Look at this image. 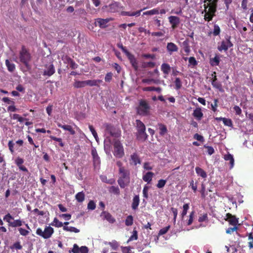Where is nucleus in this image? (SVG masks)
Returning a JSON list of instances; mask_svg holds the SVG:
<instances>
[{
    "instance_id": "58836bf2",
    "label": "nucleus",
    "mask_w": 253,
    "mask_h": 253,
    "mask_svg": "<svg viewBox=\"0 0 253 253\" xmlns=\"http://www.w3.org/2000/svg\"><path fill=\"white\" fill-rule=\"evenodd\" d=\"M67 61L70 65V67L72 69H75L78 68V64L70 57L68 58Z\"/></svg>"
},
{
    "instance_id": "f704fd0d",
    "label": "nucleus",
    "mask_w": 253,
    "mask_h": 253,
    "mask_svg": "<svg viewBox=\"0 0 253 253\" xmlns=\"http://www.w3.org/2000/svg\"><path fill=\"white\" fill-rule=\"evenodd\" d=\"M108 190L110 193H113L117 195H119L120 193V189L118 186H110Z\"/></svg>"
},
{
    "instance_id": "9b49d317",
    "label": "nucleus",
    "mask_w": 253,
    "mask_h": 253,
    "mask_svg": "<svg viewBox=\"0 0 253 253\" xmlns=\"http://www.w3.org/2000/svg\"><path fill=\"white\" fill-rule=\"evenodd\" d=\"M168 19L172 29H176L180 22V18L175 16H170L168 17Z\"/></svg>"
},
{
    "instance_id": "f257e3e1",
    "label": "nucleus",
    "mask_w": 253,
    "mask_h": 253,
    "mask_svg": "<svg viewBox=\"0 0 253 253\" xmlns=\"http://www.w3.org/2000/svg\"><path fill=\"white\" fill-rule=\"evenodd\" d=\"M117 165L119 167L120 174L118 183L121 188H124L129 184L130 181L129 171L122 167L120 162H117Z\"/></svg>"
},
{
    "instance_id": "2f4dec72",
    "label": "nucleus",
    "mask_w": 253,
    "mask_h": 253,
    "mask_svg": "<svg viewBox=\"0 0 253 253\" xmlns=\"http://www.w3.org/2000/svg\"><path fill=\"white\" fill-rule=\"evenodd\" d=\"M5 65L9 72H12L15 69V65L13 63H11L8 59L5 60Z\"/></svg>"
},
{
    "instance_id": "5fc2aeb1",
    "label": "nucleus",
    "mask_w": 253,
    "mask_h": 253,
    "mask_svg": "<svg viewBox=\"0 0 253 253\" xmlns=\"http://www.w3.org/2000/svg\"><path fill=\"white\" fill-rule=\"evenodd\" d=\"M95 208V203L93 201H90L87 204V209L90 210H94Z\"/></svg>"
},
{
    "instance_id": "de8ad7c7",
    "label": "nucleus",
    "mask_w": 253,
    "mask_h": 253,
    "mask_svg": "<svg viewBox=\"0 0 253 253\" xmlns=\"http://www.w3.org/2000/svg\"><path fill=\"white\" fill-rule=\"evenodd\" d=\"M220 33V29L218 25L215 24L213 26V35L216 36L219 35Z\"/></svg>"
},
{
    "instance_id": "72a5a7b5",
    "label": "nucleus",
    "mask_w": 253,
    "mask_h": 253,
    "mask_svg": "<svg viewBox=\"0 0 253 253\" xmlns=\"http://www.w3.org/2000/svg\"><path fill=\"white\" fill-rule=\"evenodd\" d=\"M75 197H76V199L77 200V201L78 202L82 203L84 200L85 195L83 192H80L78 193L76 195Z\"/></svg>"
},
{
    "instance_id": "603ef678",
    "label": "nucleus",
    "mask_w": 253,
    "mask_h": 253,
    "mask_svg": "<svg viewBox=\"0 0 253 253\" xmlns=\"http://www.w3.org/2000/svg\"><path fill=\"white\" fill-rule=\"evenodd\" d=\"M18 230L20 235L24 236H26L28 235L30 233V232L28 230L23 229L22 228H18Z\"/></svg>"
},
{
    "instance_id": "4468645a",
    "label": "nucleus",
    "mask_w": 253,
    "mask_h": 253,
    "mask_svg": "<svg viewBox=\"0 0 253 253\" xmlns=\"http://www.w3.org/2000/svg\"><path fill=\"white\" fill-rule=\"evenodd\" d=\"M100 215L103 219L107 220L110 223H113L116 221L115 219L107 211H103Z\"/></svg>"
},
{
    "instance_id": "f3484780",
    "label": "nucleus",
    "mask_w": 253,
    "mask_h": 253,
    "mask_svg": "<svg viewBox=\"0 0 253 253\" xmlns=\"http://www.w3.org/2000/svg\"><path fill=\"white\" fill-rule=\"evenodd\" d=\"M193 117L198 121H200L203 117V113L200 108H196L192 114Z\"/></svg>"
},
{
    "instance_id": "39448f33",
    "label": "nucleus",
    "mask_w": 253,
    "mask_h": 253,
    "mask_svg": "<svg viewBox=\"0 0 253 253\" xmlns=\"http://www.w3.org/2000/svg\"><path fill=\"white\" fill-rule=\"evenodd\" d=\"M204 12H205L204 19L209 22L212 20L213 17L215 16L217 6H210L208 7V5L206 4H204Z\"/></svg>"
},
{
    "instance_id": "3c124183",
    "label": "nucleus",
    "mask_w": 253,
    "mask_h": 253,
    "mask_svg": "<svg viewBox=\"0 0 253 253\" xmlns=\"http://www.w3.org/2000/svg\"><path fill=\"white\" fill-rule=\"evenodd\" d=\"M11 249H15L17 250H21L22 248V246L21 245L20 243L19 242H17L13 244L12 246L10 247Z\"/></svg>"
},
{
    "instance_id": "680f3d73",
    "label": "nucleus",
    "mask_w": 253,
    "mask_h": 253,
    "mask_svg": "<svg viewBox=\"0 0 253 253\" xmlns=\"http://www.w3.org/2000/svg\"><path fill=\"white\" fill-rule=\"evenodd\" d=\"M238 229V227L236 226H234L233 227L228 228L226 229V233L227 234H231L233 233L234 231H236Z\"/></svg>"
},
{
    "instance_id": "a878e982",
    "label": "nucleus",
    "mask_w": 253,
    "mask_h": 253,
    "mask_svg": "<svg viewBox=\"0 0 253 253\" xmlns=\"http://www.w3.org/2000/svg\"><path fill=\"white\" fill-rule=\"evenodd\" d=\"M220 62V58L216 55L214 58H211L210 60V63L212 66H218Z\"/></svg>"
},
{
    "instance_id": "f03ea898",
    "label": "nucleus",
    "mask_w": 253,
    "mask_h": 253,
    "mask_svg": "<svg viewBox=\"0 0 253 253\" xmlns=\"http://www.w3.org/2000/svg\"><path fill=\"white\" fill-rule=\"evenodd\" d=\"M151 107L148 101L145 99H140L136 108L137 114L142 116H148L151 114Z\"/></svg>"
},
{
    "instance_id": "0e129e2a",
    "label": "nucleus",
    "mask_w": 253,
    "mask_h": 253,
    "mask_svg": "<svg viewBox=\"0 0 253 253\" xmlns=\"http://www.w3.org/2000/svg\"><path fill=\"white\" fill-rule=\"evenodd\" d=\"M88 127H89L90 131L91 132L92 135H93L94 138L96 139L97 137V133L96 131H95V129L94 128L93 126L91 125H89Z\"/></svg>"
},
{
    "instance_id": "8fccbe9b",
    "label": "nucleus",
    "mask_w": 253,
    "mask_h": 253,
    "mask_svg": "<svg viewBox=\"0 0 253 253\" xmlns=\"http://www.w3.org/2000/svg\"><path fill=\"white\" fill-rule=\"evenodd\" d=\"M223 123L225 126H232L233 125L232 121L230 119L224 118V119H223Z\"/></svg>"
},
{
    "instance_id": "aec40b11",
    "label": "nucleus",
    "mask_w": 253,
    "mask_h": 253,
    "mask_svg": "<svg viewBox=\"0 0 253 253\" xmlns=\"http://www.w3.org/2000/svg\"><path fill=\"white\" fill-rule=\"evenodd\" d=\"M159 130V134L161 136H164L168 132L167 126L163 124L158 123L157 125Z\"/></svg>"
},
{
    "instance_id": "338daca9",
    "label": "nucleus",
    "mask_w": 253,
    "mask_h": 253,
    "mask_svg": "<svg viewBox=\"0 0 253 253\" xmlns=\"http://www.w3.org/2000/svg\"><path fill=\"white\" fill-rule=\"evenodd\" d=\"M80 248L77 244H74L71 252L73 253H80Z\"/></svg>"
},
{
    "instance_id": "393cba45",
    "label": "nucleus",
    "mask_w": 253,
    "mask_h": 253,
    "mask_svg": "<svg viewBox=\"0 0 253 253\" xmlns=\"http://www.w3.org/2000/svg\"><path fill=\"white\" fill-rule=\"evenodd\" d=\"M8 147L10 151L12 153H14L15 150H17L19 149V147H18L17 145L14 142H13L12 140L9 141L8 143Z\"/></svg>"
},
{
    "instance_id": "412c9836",
    "label": "nucleus",
    "mask_w": 253,
    "mask_h": 253,
    "mask_svg": "<svg viewBox=\"0 0 253 253\" xmlns=\"http://www.w3.org/2000/svg\"><path fill=\"white\" fill-rule=\"evenodd\" d=\"M85 82L86 85H88L89 86H99V84L102 82V81L101 80H88L85 81Z\"/></svg>"
},
{
    "instance_id": "bf43d9fd",
    "label": "nucleus",
    "mask_w": 253,
    "mask_h": 253,
    "mask_svg": "<svg viewBox=\"0 0 253 253\" xmlns=\"http://www.w3.org/2000/svg\"><path fill=\"white\" fill-rule=\"evenodd\" d=\"M113 74L109 72L106 74L105 77V81L106 82H110L112 79Z\"/></svg>"
},
{
    "instance_id": "c9c22d12",
    "label": "nucleus",
    "mask_w": 253,
    "mask_h": 253,
    "mask_svg": "<svg viewBox=\"0 0 253 253\" xmlns=\"http://www.w3.org/2000/svg\"><path fill=\"white\" fill-rule=\"evenodd\" d=\"M50 225L59 228L62 227L63 223L62 222L59 221V220L56 217H55L53 221L50 223Z\"/></svg>"
},
{
    "instance_id": "7ed1b4c3",
    "label": "nucleus",
    "mask_w": 253,
    "mask_h": 253,
    "mask_svg": "<svg viewBox=\"0 0 253 253\" xmlns=\"http://www.w3.org/2000/svg\"><path fill=\"white\" fill-rule=\"evenodd\" d=\"M135 123L137 139L143 141H145L148 137V135L146 133V127L144 124L140 120H136Z\"/></svg>"
},
{
    "instance_id": "9d476101",
    "label": "nucleus",
    "mask_w": 253,
    "mask_h": 253,
    "mask_svg": "<svg viewBox=\"0 0 253 253\" xmlns=\"http://www.w3.org/2000/svg\"><path fill=\"white\" fill-rule=\"evenodd\" d=\"M109 10L111 12H119L120 10L124 9V7L119 2H113L108 5Z\"/></svg>"
},
{
    "instance_id": "6ab92c4d",
    "label": "nucleus",
    "mask_w": 253,
    "mask_h": 253,
    "mask_svg": "<svg viewBox=\"0 0 253 253\" xmlns=\"http://www.w3.org/2000/svg\"><path fill=\"white\" fill-rule=\"evenodd\" d=\"M142 10H138L134 12L122 11L121 15L122 16H136L138 17L140 15V12Z\"/></svg>"
},
{
    "instance_id": "4be33fe9",
    "label": "nucleus",
    "mask_w": 253,
    "mask_h": 253,
    "mask_svg": "<svg viewBox=\"0 0 253 253\" xmlns=\"http://www.w3.org/2000/svg\"><path fill=\"white\" fill-rule=\"evenodd\" d=\"M109 22V19L98 18L96 19L99 26L101 28H105L107 27V24Z\"/></svg>"
},
{
    "instance_id": "c03bdc74",
    "label": "nucleus",
    "mask_w": 253,
    "mask_h": 253,
    "mask_svg": "<svg viewBox=\"0 0 253 253\" xmlns=\"http://www.w3.org/2000/svg\"><path fill=\"white\" fill-rule=\"evenodd\" d=\"M174 84L175 85V88L176 90L179 89L182 87V83L180 79L179 78H176L174 81Z\"/></svg>"
},
{
    "instance_id": "7c9ffc66",
    "label": "nucleus",
    "mask_w": 253,
    "mask_h": 253,
    "mask_svg": "<svg viewBox=\"0 0 253 253\" xmlns=\"http://www.w3.org/2000/svg\"><path fill=\"white\" fill-rule=\"evenodd\" d=\"M73 86L75 88H77L84 87L85 86H86L85 81H76L73 84Z\"/></svg>"
},
{
    "instance_id": "09e8293b",
    "label": "nucleus",
    "mask_w": 253,
    "mask_h": 253,
    "mask_svg": "<svg viewBox=\"0 0 253 253\" xmlns=\"http://www.w3.org/2000/svg\"><path fill=\"white\" fill-rule=\"evenodd\" d=\"M137 232L136 230H133L132 232V235L129 237L128 240L127 241V243H129V242L132 240H135L137 239Z\"/></svg>"
},
{
    "instance_id": "052dcab7",
    "label": "nucleus",
    "mask_w": 253,
    "mask_h": 253,
    "mask_svg": "<svg viewBox=\"0 0 253 253\" xmlns=\"http://www.w3.org/2000/svg\"><path fill=\"white\" fill-rule=\"evenodd\" d=\"M149 187L146 185H145L143 189V196L145 198H148V192L149 190Z\"/></svg>"
},
{
    "instance_id": "e433bc0d",
    "label": "nucleus",
    "mask_w": 253,
    "mask_h": 253,
    "mask_svg": "<svg viewBox=\"0 0 253 253\" xmlns=\"http://www.w3.org/2000/svg\"><path fill=\"white\" fill-rule=\"evenodd\" d=\"M3 219L8 223V225L9 226H11V224L13 221H11V220L13 219V217L9 213L6 214L4 216Z\"/></svg>"
},
{
    "instance_id": "b1692460",
    "label": "nucleus",
    "mask_w": 253,
    "mask_h": 253,
    "mask_svg": "<svg viewBox=\"0 0 253 253\" xmlns=\"http://www.w3.org/2000/svg\"><path fill=\"white\" fill-rule=\"evenodd\" d=\"M139 204V197L138 195H135L132 200V203L131 205L132 209L134 210L137 209Z\"/></svg>"
},
{
    "instance_id": "2eb2a0df",
    "label": "nucleus",
    "mask_w": 253,
    "mask_h": 253,
    "mask_svg": "<svg viewBox=\"0 0 253 253\" xmlns=\"http://www.w3.org/2000/svg\"><path fill=\"white\" fill-rule=\"evenodd\" d=\"M167 50L169 54L171 55L173 52H177L178 47L173 42H170L167 43Z\"/></svg>"
},
{
    "instance_id": "4d7b16f0",
    "label": "nucleus",
    "mask_w": 253,
    "mask_h": 253,
    "mask_svg": "<svg viewBox=\"0 0 253 253\" xmlns=\"http://www.w3.org/2000/svg\"><path fill=\"white\" fill-rule=\"evenodd\" d=\"M194 215V211H192L189 215V219H188V221L186 222V225H190V224H192V223L193 221Z\"/></svg>"
},
{
    "instance_id": "1a4fd4ad",
    "label": "nucleus",
    "mask_w": 253,
    "mask_h": 253,
    "mask_svg": "<svg viewBox=\"0 0 253 253\" xmlns=\"http://www.w3.org/2000/svg\"><path fill=\"white\" fill-rule=\"evenodd\" d=\"M230 39V37H229L225 41H223L221 42L220 45L217 47V49L219 51L222 50L227 51L229 48L233 46V44Z\"/></svg>"
},
{
    "instance_id": "ea45409f",
    "label": "nucleus",
    "mask_w": 253,
    "mask_h": 253,
    "mask_svg": "<svg viewBox=\"0 0 253 253\" xmlns=\"http://www.w3.org/2000/svg\"><path fill=\"white\" fill-rule=\"evenodd\" d=\"M159 13L158 8H154L152 10L145 11L143 13L144 15H152L155 14H158Z\"/></svg>"
},
{
    "instance_id": "473e14b6",
    "label": "nucleus",
    "mask_w": 253,
    "mask_h": 253,
    "mask_svg": "<svg viewBox=\"0 0 253 253\" xmlns=\"http://www.w3.org/2000/svg\"><path fill=\"white\" fill-rule=\"evenodd\" d=\"M63 229L64 231L70 232L79 233L80 232L79 229L72 226H64Z\"/></svg>"
},
{
    "instance_id": "49530a36",
    "label": "nucleus",
    "mask_w": 253,
    "mask_h": 253,
    "mask_svg": "<svg viewBox=\"0 0 253 253\" xmlns=\"http://www.w3.org/2000/svg\"><path fill=\"white\" fill-rule=\"evenodd\" d=\"M218 0H205L204 2V4L207 2H208V4L207 5H208V7L210 6H217V2Z\"/></svg>"
},
{
    "instance_id": "6e6552de",
    "label": "nucleus",
    "mask_w": 253,
    "mask_h": 253,
    "mask_svg": "<svg viewBox=\"0 0 253 253\" xmlns=\"http://www.w3.org/2000/svg\"><path fill=\"white\" fill-rule=\"evenodd\" d=\"M105 131L106 133L114 137H118L120 134L118 129L111 124L105 125Z\"/></svg>"
},
{
    "instance_id": "6e6d98bb",
    "label": "nucleus",
    "mask_w": 253,
    "mask_h": 253,
    "mask_svg": "<svg viewBox=\"0 0 253 253\" xmlns=\"http://www.w3.org/2000/svg\"><path fill=\"white\" fill-rule=\"evenodd\" d=\"M169 228H170V226L169 225V226H166V227L161 229L159 231V235H164V234H166L168 231V230H169Z\"/></svg>"
},
{
    "instance_id": "c756f323",
    "label": "nucleus",
    "mask_w": 253,
    "mask_h": 253,
    "mask_svg": "<svg viewBox=\"0 0 253 253\" xmlns=\"http://www.w3.org/2000/svg\"><path fill=\"white\" fill-rule=\"evenodd\" d=\"M211 84L213 87L217 89L219 91L223 92L224 91L222 84L220 82H218L217 81H212Z\"/></svg>"
},
{
    "instance_id": "e2e57ef3",
    "label": "nucleus",
    "mask_w": 253,
    "mask_h": 253,
    "mask_svg": "<svg viewBox=\"0 0 253 253\" xmlns=\"http://www.w3.org/2000/svg\"><path fill=\"white\" fill-rule=\"evenodd\" d=\"M248 0H242L241 2V8L244 10H246L248 9Z\"/></svg>"
},
{
    "instance_id": "bb28decb",
    "label": "nucleus",
    "mask_w": 253,
    "mask_h": 253,
    "mask_svg": "<svg viewBox=\"0 0 253 253\" xmlns=\"http://www.w3.org/2000/svg\"><path fill=\"white\" fill-rule=\"evenodd\" d=\"M142 90L144 91H156L160 93L162 91V88L160 87L148 86V87H143L142 88Z\"/></svg>"
},
{
    "instance_id": "f8f14e48",
    "label": "nucleus",
    "mask_w": 253,
    "mask_h": 253,
    "mask_svg": "<svg viewBox=\"0 0 253 253\" xmlns=\"http://www.w3.org/2000/svg\"><path fill=\"white\" fill-rule=\"evenodd\" d=\"M225 220L228 221L229 224L233 226H237L238 223V219L229 213L226 214Z\"/></svg>"
},
{
    "instance_id": "13d9d810",
    "label": "nucleus",
    "mask_w": 253,
    "mask_h": 253,
    "mask_svg": "<svg viewBox=\"0 0 253 253\" xmlns=\"http://www.w3.org/2000/svg\"><path fill=\"white\" fill-rule=\"evenodd\" d=\"M50 138L53 140L59 142V145L60 146L63 147L64 146V143L62 142V138H58L55 136H51Z\"/></svg>"
},
{
    "instance_id": "ddd939ff",
    "label": "nucleus",
    "mask_w": 253,
    "mask_h": 253,
    "mask_svg": "<svg viewBox=\"0 0 253 253\" xmlns=\"http://www.w3.org/2000/svg\"><path fill=\"white\" fill-rule=\"evenodd\" d=\"M45 67L46 68L43 72V76H47L50 77L53 75L55 73V68L52 64H50L49 65H46Z\"/></svg>"
},
{
    "instance_id": "c85d7f7f",
    "label": "nucleus",
    "mask_w": 253,
    "mask_h": 253,
    "mask_svg": "<svg viewBox=\"0 0 253 253\" xmlns=\"http://www.w3.org/2000/svg\"><path fill=\"white\" fill-rule=\"evenodd\" d=\"M154 175V173L152 172H148L143 176V180L147 182V183H150L152 180V177Z\"/></svg>"
},
{
    "instance_id": "dca6fc26",
    "label": "nucleus",
    "mask_w": 253,
    "mask_h": 253,
    "mask_svg": "<svg viewBox=\"0 0 253 253\" xmlns=\"http://www.w3.org/2000/svg\"><path fill=\"white\" fill-rule=\"evenodd\" d=\"M126 55L128 57L132 66L135 69V70H137V62L133 54H131L129 52H127L126 54Z\"/></svg>"
},
{
    "instance_id": "5701e85b",
    "label": "nucleus",
    "mask_w": 253,
    "mask_h": 253,
    "mask_svg": "<svg viewBox=\"0 0 253 253\" xmlns=\"http://www.w3.org/2000/svg\"><path fill=\"white\" fill-rule=\"evenodd\" d=\"M161 69L164 74L167 75L169 74L171 67L168 63H163L161 65Z\"/></svg>"
},
{
    "instance_id": "20e7f679",
    "label": "nucleus",
    "mask_w": 253,
    "mask_h": 253,
    "mask_svg": "<svg viewBox=\"0 0 253 253\" xmlns=\"http://www.w3.org/2000/svg\"><path fill=\"white\" fill-rule=\"evenodd\" d=\"M19 57L20 62L26 67L29 66V63L32 59V56L29 50L24 45H22L19 51Z\"/></svg>"
},
{
    "instance_id": "0eeeda50",
    "label": "nucleus",
    "mask_w": 253,
    "mask_h": 253,
    "mask_svg": "<svg viewBox=\"0 0 253 253\" xmlns=\"http://www.w3.org/2000/svg\"><path fill=\"white\" fill-rule=\"evenodd\" d=\"M113 153L116 158H121L124 156V150L122 144L119 140H116L114 143Z\"/></svg>"
},
{
    "instance_id": "37998d69",
    "label": "nucleus",
    "mask_w": 253,
    "mask_h": 253,
    "mask_svg": "<svg viewBox=\"0 0 253 253\" xmlns=\"http://www.w3.org/2000/svg\"><path fill=\"white\" fill-rule=\"evenodd\" d=\"M188 66H193V67L196 66L198 64L197 61H196L194 57H190L188 58Z\"/></svg>"
},
{
    "instance_id": "423d86ee",
    "label": "nucleus",
    "mask_w": 253,
    "mask_h": 253,
    "mask_svg": "<svg viewBox=\"0 0 253 253\" xmlns=\"http://www.w3.org/2000/svg\"><path fill=\"white\" fill-rule=\"evenodd\" d=\"M53 233V228L50 226H46L43 231L40 228H38L36 230V234L44 239L50 238Z\"/></svg>"
},
{
    "instance_id": "774afa93",
    "label": "nucleus",
    "mask_w": 253,
    "mask_h": 253,
    "mask_svg": "<svg viewBox=\"0 0 253 253\" xmlns=\"http://www.w3.org/2000/svg\"><path fill=\"white\" fill-rule=\"evenodd\" d=\"M122 251L123 253H130L131 248L130 247H121Z\"/></svg>"
},
{
    "instance_id": "864d4df0",
    "label": "nucleus",
    "mask_w": 253,
    "mask_h": 253,
    "mask_svg": "<svg viewBox=\"0 0 253 253\" xmlns=\"http://www.w3.org/2000/svg\"><path fill=\"white\" fill-rule=\"evenodd\" d=\"M167 182L166 180L160 179L158 181V182L157 184V187L159 188H162L164 187Z\"/></svg>"
},
{
    "instance_id": "a19ab883",
    "label": "nucleus",
    "mask_w": 253,
    "mask_h": 253,
    "mask_svg": "<svg viewBox=\"0 0 253 253\" xmlns=\"http://www.w3.org/2000/svg\"><path fill=\"white\" fill-rule=\"evenodd\" d=\"M133 218L132 215H128L125 220V224L126 226H131L133 224Z\"/></svg>"
},
{
    "instance_id": "69168bd1",
    "label": "nucleus",
    "mask_w": 253,
    "mask_h": 253,
    "mask_svg": "<svg viewBox=\"0 0 253 253\" xmlns=\"http://www.w3.org/2000/svg\"><path fill=\"white\" fill-rule=\"evenodd\" d=\"M194 138L200 142H203L204 141V137L198 133L195 134Z\"/></svg>"
},
{
    "instance_id": "a211bd4d",
    "label": "nucleus",
    "mask_w": 253,
    "mask_h": 253,
    "mask_svg": "<svg viewBox=\"0 0 253 253\" xmlns=\"http://www.w3.org/2000/svg\"><path fill=\"white\" fill-rule=\"evenodd\" d=\"M57 125L59 127L63 128L65 130L68 131L71 135H74L75 134V131L70 125H62L60 123H57Z\"/></svg>"
},
{
    "instance_id": "4c0bfd02",
    "label": "nucleus",
    "mask_w": 253,
    "mask_h": 253,
    "mask_svg": "<svg viewBox=\"0 0 253 253\" xmlns=\"http://www.w3.org/2000/svg\"><path fill=\"white\" fill-rule=\"evenodd\" d=\"M25 222L20 219L14 220L11 224V227H16L21 226Z\"/></svg>"
},
{
    "instance_id": "79ce46f5",
    "label": "nucleus",
    "mask_w": 253,
    "mask_h": 253,
    "mask_svg": "<svg viewBox=\"0 0 253 253\" xmlns=\"http://www.w3.org/2000/svg\"><path fill=\"white\" fill-rule=\"evenodd\" d=\"M189 208V205L188 204H185L183 206V211L181 214V216L182 219H183L184 216L187 214V211Z\"/></svg>"
},
{
    "instance_id": "a18cd8bd",
    "label": "nucleus",
    "mask_w": 253,
    "mask_h": 253,
    "mask_svg": "<svg viewBox=\"0 0 253 253\" xmlns=\"http://www.w3.org/2000/svg\"><path fill=\"white\" fill-rule=\"evenodd\" d=\"M108 245H110L114 250H116L119 246V243L116 240L108 243Z\"/></svg>"
},
{
    "instance_id": "cd10ccee",
    "label": "nucleus",
    "mask_w": 253,
    "mask_h": 253,
    "mask_svg": "<svg viewBox=\"0 0 253 253\" xmlns=\"http://www.w3.org/2000/svg\"><path fill=\"white\" fill-rule=\"evenodd\" d=\"M195 171L198 176L202 177L203 178H205L207 176V173L200 167H196L195 168Z\"/></svg>"
}]
</instances>
